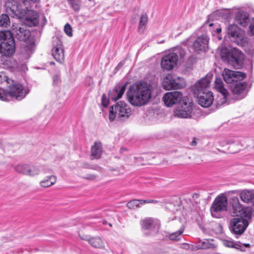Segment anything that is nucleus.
<instances>
[{
  "instance_id": "nucleus-28",
  "label": "nucleus",
  "mask_w": 254,
  "mask_h": 254,
  "mask_svg": "<svg viewBox=\"0 0 254 254\" xmlns=\"http://www.w3.org/2000/svg\"><path fill=\"white\" fill-rule=\"evenodd\" d=\"M102 151L101 143L95 142L94 145L91 147V159L93 160L99 158L101 156Z\"/></svg>"
},
{
  "instance_id": "nucleus-2",
  "label": "nucleus",
  "mask_w": 254,
  "mask_h": 254,
  "mask_svg": "<svg viewBox=\"0 0 254 254\" xmlns=\"http://www.w3.org/2000/svg\"><path fill=\"white\" fill-rule=\"evenodd\" d=\"M152 86L146 82H140L130 86L127 95L128 101L133 106L141 107L151 98Z\"/></svg>"
},
{
  "instance_id": "nucleus-8",
  "label": "nucleus",
  "mask_w": 254,
  "mask_h": 254,
  "mask_svg": "<svg viewBox=\"0 0 254 254\" xmlns=\"http://www.w3.org/2000/svg\"><path fill=\"white\" fill-rule=\"evenodd\" d=\"M250 218L241 216L232 218L229 225L231 232L236 235H242L248 226V220Z\"/></svg>"
},
{
  "instance_id": "nucleus-17",
  "label": "nucleus",
  "mask_w": 254,
  "mask_h": 254,
  "mask_svg": "<svg viewBox=\"0 0 254 254\" xmlns=\"http://www.w3.org/2000/svg\"><path fill=\"white\" fill-rule=\"evenodd\" d=\"M178 56L175 53H171L165 55L162 59L161 65L163 69L171 70L177 64Z\"/></svg>"
},
{
  "instance_id": "nucleus-14",
  "label": "nucleus",
  "mask_w": 254,
  "mask_h": 254,
  "mask_svg": "<svg viewBox=\"0 0 254 254\" xmlns=\"http://www.w3.org/2000/svg\"><path fill=\"white\" fill-rule=\"evenodd\" d=\"M212 78V74H207L205 77L198 80L194 85L193 91L195 95L208 91Z\"/></svg>"
},
{
  "instance_id": "nucleus-40",
  "label": "nucleus",
  "mask_w": 254,
  "mask_h": 254,
  "mask_svg": "<svg viewBox=\"0 0 254 254\" xmlns=\"http://www.w3.org/2000/svg\"><path fill=\"white\" fill-rule=\"evenodd\" d=\"M10 24L9 18L7 14H2L0 18V26L5 27Z\"/></svg>"
},
{
  "instance_id": "nucleus-52",
  "label": "nucleus",
  "mask_w": 254,
  "mask_h": 254,
  "mask_svg": "<svg viewBox=\"0 0 254 254\" xmlns=\"http://www.w3.org/2000/svg\"><path fill=\"white\" fill-rule=\"evenodd\" d=\"M227 144H231L236 143L237 144H238V142L236 141V140L234 139H230L227 141Z\"/></svg>"
},
{
  "instance_id": "nucleus-58",
  "label": "nucleus",
  "mask_w": 254,
  "mask_h": 254,
  "mask_svg": "<svg viewBox=\"0 0 254 254\" xmlns=\"http://www.w3.org/2000/svg\"><path fill=\"white\" fill-rule=\"evenodd\" d=\"M164 42V41L158 42V43H162Z\"/></svg>"
},
{
  "instance_id": "nucleus-53",
  "label": "nucleus",
  "mask_w": 254,
  "mask_h": 254,
  "mask_svg": "<svg viewBox=\"0 0 254 254\" xmlns=\"http://www.w3.org/2000/svg\"><path fill=\"white\" fill-rule=\"evenodd\" d=\"M124 64L122 63V62H120L118 65L117 66V67H116V68L117 69H119Z\"/></svg>"
},
{
  "instance_id": "nucleus-49",
  "label": "nucleus",
  "mask_w": 254,
  "mask_h": 254,
  "mask_svg": "<svg viewBox=\"0 0 254 254\" xmlns=\"http://www.w3.org/2000/svg\"><path fill=\"white\" fill-rule=\"evenodd\" d=\"M142 202L143 204L148 203H157L158 202V201L154 199H146L143 200L142 199Z\"/></svg>"
},
{
  "instance_id": "nucleus-41",
  "label": "nucleus",
  "mask_w": 254,
  "mask_h": 254,
  "mask_svg": "<svg viewBox=\"0 0 254 254\" xmlns=\"http://www.w3.org/2000/svg\"><path fill=\"white\" fill-rule=\"evenodd\" d=\"M71 6L75 11H78L80 9V0H68Z\"/></svg>"
},
{
  "instance_id": "nucleus-39",
  "label": "nucleus",
  "mask_w": 254,
  "mask_h": 254,
  "mask_svg": "<svg viewBox=\"0 0 254 254\" xmlns=\"http://www.w3.org/2000/svg\"><path fill=\"white\" fill-rule=\"evenodd\" d=\"M29 164H21L17 166V172L25 175H27Z\"/></svg>"
},
{
  "instance_id": "nucleus-15",
  "label": "nucleus",
  "mask_w": 254,
  "mask_h": 254,
  "mask_svg": "<svg viewBox=\"0 0 254 254\" xmlns=\"http://www.w3.org/2000/svg\"><path fill=\"white\" fill-rule=\"evenodd\" d=\"M230 205L234 211L239 213V216L251 218L252 215L249 208L243 207L237 196L231 198Z\"/></svg>"
},
{
  "instance_id": "nucleus-5",
  "label": "nucleus",
  "mask_w": 254,
  "mask_h": 254,
  "mask_svg": "<svg viewBox=\"0 0 254 254\" xmlns=\"http://www.w3.org/2000/svg\"><path fill=\"white\" fill-rule=\"evenodd\" d=\"M131 115V110L128 105L124 102L120 101L114 106L110 108L109 120L113 121L115 118L124 121L127 119Z\"/></svg>"
},
{
  "instance_id": "nucleus-35",
  "label": "nucleus",
  "mask_w": 254,
  "mask_h": 254,
  "mask_svg": "<svg viewBox=\"0 0 254 254\" xmlns=\"http://www.w3.org/2000/svg\"><path fill=\"white\" fill-rule=\"evenodd\" d=\"M184 231V227H182L179 230L172 233L169 236V238L171 241H179L181 239L182 234Z\"/></svg>"
},
{
  "instance_id": "nucleus-34",
  "label": "nucleus",
  "mask_w": 254,
  "mask_h": 254,
  "mask_svg": "<svg viewBox=\"0 0 254 254\" xmlns=\"http://www.w3.org/2000/svg\"><path fill=\"white\" fill-rule=\"evenodd\" d=\"M86 240L94 248H102L104 246L103 242L100 237H94Z\"/></svg>"
},
{
  "instance_id": "nucleus-36",
  "label": "nucleus",
  "mask_w": 254,
  "mask_h": 254,
  "mask_svg": "<svg viewBox=\"0 0 254 254\" xmlns=\"http://www.w3.org/2000/svg\"><path fill=\"white\" fill-rule=\"evenodd\" d=\"M141 205H143L142 199H134L128 202L127 206L129 209H134L140 207Z\"/></svg>"
},
{
  "instance_id": "nucleus-23",
  "label": "nucleus",
  "mask_w": 254,
  "mask_h": 254,
  "mask_svg": "<svg viewBox=\"0 0 254 254\" xmlns=\"http://www.w3.org/2000/svg\"><path fill=\"white\" fill-rule=\"evenodd\" d=\"M218 11H216L213 14H212L208 16V19L205 22L204 25L206 27L208 25L209 27V30L211 31L212 35H214L216 34H219L221 32V28L217 23L212 22V20L211 19L213 17L214 15L217 14Z\"/></svg>"
},
{
  "instance_id": "nucleus-7",
  "label": "nucleus",
  "mask_w": 254,
  "mask_h": 254,
  "mask_svg": "<svg viewBox=\"0 0 254 254\" xmlns=\"http://www.w3.org/2000/svg\"><path fill=\"white\" fill-rule=\"evenodd\" d=\"M230 40L239 46H244L247 42L244 31L236 24L230 25L227 28Z\"/></svg>"
},
{
  "instance_id": "nucleus-37",
  "label": "nucleus",
  "mask_w": 254,
  "mask_h": 254,
  "mask_svg": "<svg viewBox=\"0 0 254 254\" xmlns=\"http://www.w3.org/2000/svg\"><path fill=\"white\" fill-rule=\"evenodd\" d=\"M148 22V16L146 13L141 15L138 26V30L143 32L145 29V25Z\"/></svg>"
},
{
  "instance_id": "nucleus-10",
  "label": "nucleus",
  "mask_w": 254,
  "mask_h": 254,
  "mask_svg": "<svg viewBox=\"0 0 254 254\" xmlns=\"http://www.w3.org/2000/svg\"><path fill=\"white\" fill-rule=\"evenodd\" d=\"M193 103L188 99L183 100L180 106L176 108L174 111V115L176 117L182 119L191 118L192 113Z\"/></svg>"
},
{
  "instance_id": "nucleus-43",
  "label": "nucleus",
  "mask_w": 254,
  "mask_h": 254,
  "mask_svg": "<svg viewBox=\"0 0 254 254\" xmlns=\"http://www.w3.org/2000/svg\"><path fill=\"white\" fill-rule=\"evenodd\" d=\"M249 31L251 34L254 35V17H253L249 25Z\"/></svg>"
},
{
  "instance_id": "nucleus-24",
  "label": "nucleus",
  "mask_w": 254,
  "mask_h": 254,
  "mask_svg": "<svg viewBox=\"0 0 254 254\" xmlns=\"http://www.w3.org/2000/svg\"><path fill=\"white\" fill-rule=\"evenodd\" d=\"M29 91L30 89L26 83H17V100L23 99Z\"/></svg>"
},
{
  "instance_id": "nucleus-31",
  "label": "nucleus",
  "mask_w": 254,
  "mask_h": 254,
  "mask_svg": "<svg viewBox=\"0 0 254 254\" xmlns=\"http://www.w3.org/2000/svg\"><path fill=\"white\" fill-rule=\"evenodd\" d=\"M158 224V221L152 218H147L141 221V226L144 229H151Z\"/></svg>"
},
{
  "instance_id": "nucleus-20",
  "label": "nucleus",
  "mask_w": 254,
  "mask_h": 254,
  "mask_svg": "<svg viewBox=\"0 0 254 254\" xmlns=\"http://www.w3.org/2000/svg\"><path fill=\"white\" fill-rule=\"evenodd\" d=\"M196 95L198 98V104L201 106L207 108L212 105L214 98L212 93L211 91L201 93V94Z\"/></svg>"
},
{
  "instance_id": "nucleus-61",
  "label": "nucleus",
  "mask_w": 254,
  "mask_h": 254,
  "mask_svg": "<svg viewBox=\"0 0 254 254\" xmlns=\"http://www.w3.org/2000/svg\"><path fill=\"white\" fill-rule=\"evenodd\" d=\"M218 38L219 40H221V37H218Z\"/></svg>"
},
{
  "instance_id": "nucleus-26",
  "label": "nucleus",
  "mask_w": 254,
  "mask_h": 254,
  "mask_svg": "<svg viewBox=\"0 0 254 254\" xmlns=\"http://www.w3.org/2000/svg\"><path fill=\"white\" fill-rule=\"evenodd\" d=\"M240 197L245 203H254V190H242L240 191Z\"/></svg>"
},
{
  "instance_id": "nucleus-22",
  "label": "nucleus",
  "mask_w": 254,
  "mask_h": 254,
  "mask_svg": "<svg viewBox=\"0 0 254 254\" xmlns=\"http://www.w3.org/2000/svg\"><path fill=\"white\" fill-rule=\"evenodd\" d=\"M228 63L236 65H240L242 63L243 54L239 50L232 48Z\"/></svg>"
},
{
  "instance_id": "nucleus-6",
  "label": "nucleus",
  "mask_w": 254,
  "mask_h": 254,
  "mask_svg": "<svg viewBox=\"0 0 254 254\" xmlns=\"http://www.w3.org/2000/svg\"><path fill=\"white\" fill-rule=\"evenodd\" d=\"M4 81L7 83V87L5 90L0 88V99L8 101L16 97V82L3 72H0V83Z\"/></svg>"
},
{
  "instance_id": "nucleus-60",
  "label": "nucleus",
  "mask_w": 254,
  "mask_h": 254,
  "mask_svg": "<svg viewBox=\"0 0 254 254\" xmlns=\"http://www.w3.org/2000/svg\"><path fill=\"white\" fill-rule=\"evenodd\" d=\"M55 64V63H54V62H51V63H50V64Z\"/></svg>"
},
{
  "instance_id": "nucleus-57",
  "label": "nucleus",
  "mask_w": 254,
  "mask_h": 254,
  "mask_svg": "<svg viewBox=\"0 0 254 254\" xmlns=\"http://www.w3.org/2000/svg\"><path fill=\"white\" fill-rule=\"evenodd\" d=\"M180 55H181V57H182V58H183V57H184V55H185V54H184V53H181Z\"/></svg>"
},
{
  "instance_id": "nucleus-18",
  "label": "nucleus",
  "mask_w": 254,
  "mask_h": 254,
  "mask_svg": "<svg viewBox=\"0 0 254 254\" xmlns=\"http://www.w3.org/2000/svg\"><path fill=\"white\" fill-rule=\"evenodd\" d=\"M209 40L206 35L198 36L193 42V49L196 52H205L208 49Z\"/></svg>"
},
{
  "instance_id": "nucleus-1",
  "label": "nucleus",
  "mask_w": 254,
  "mask_h": 254,
  "mask_svg": "<svg viewBox=\"0 0 254 254\" xmlns=\"http://www.w3.org/2000/svg\"><path fill=\"white\" fill-rule=\"evenodd\" d=\"M17 39L24 42L23 47L21 48L18 53V65L17 68L25 72L27 70L26 63L32 53L34 47V39L31 37V32L26 27H19L17 31Z\"/></svg>"
},
{
  "instance_id": "nucleus-59",
  "label": "nucleus",
  "mask_w": 254,
  "mask_h": 254,
  "mask_svg": "<svg viewBox=\"0 0 254 254\" xmlns=\"http://www.w3.org/2000/svg\"><path fill=\"white\" fill-rule=\"evenodd\" d=\"M107 223V222H106V221H104V222H103V224H106Z\"/></svg>"
},
{
  "instance_id": "nucleus-30",
  "label": "nucleus",
  "mask_w": 254,
  "mask_h": 254,
  "mask_svg": "<svg viewBox=\"0 0 254 254\" xmlns=\"http://www.w3.org/2000/svg\"><path fill=\"white\" fill-rule=\"evenodd\" d=\"M195 248L196 250L199 249H213L215 246L210 242V240L205 239L203 240H199L196 244Z\"/></svg>"
},
{
  "instance_id": "nucleus-46",
  "label": "nucleus",
  "mask_w": 254,
  "mask_h": 254,
  "mask_svg": "<svg viewBox=\"0 0 254 254\" xmlns=\"http://www.w3.org/2000/svg\"><path fill=\"white\" fill-rule=\"evenodd\" d=\"M102 104L104 107H107L109 104V100L104 94L102 97Z\"/></svg>"
},
{
  "instance_id": "nucleus-54",
  "label": "nucleus",
  "mask_w": 254,
  "mask_h": 254,
  "mask_svg": "<svg viewBox=\"0 0 254 254\" xmlns=\"http://www.w3.org/2000/svg\"><path fill=\"white\" fill-rule=\"evenodd\" d=\"M190 145L192 146H195L196 145V141L195 140V139H193L191 142Z\"/></svg>"
},
{
  "instance_id": "nucleus-13",
  "label": "nucleus",
  "mask_w": 254,
  "mask_h": 254,
  "mask_svg": "<svg viewBox=\"0 0 254 254\" xmlns=\"http://www.w3.org/2000/svg\"><path fill=\"white\" fill-rule=\"evenodd\" d=\"M52 45L53 57L59 63H63L64 59V54L62 41L57 37H53Z\"/></svg>"
},
{
  "instance_id": "nucleus-56",
  "label": "nucleus",
  "mask_w": 254,
  "mask_h": 254,
  "mask_svg": "<svg viewBox=\"0 0 254 254\" xmlns=\"http://www.w3.org/2000/svg\"><path fill=\"white\" fill-rule=\"evenodd\" d=\"M125 150H126V148H121V151L122 152H123V151H125Z\"/></svg>"
},
{
  "instance_id": "nucleus-32",
  "label": "nucleus",
  "mask_w": 254,
  "mask_h": 254,
  "mask_svg": "<svg viewBox=\"0 0 254 254\" xmlns=\"http://www.w3.org/2000/svg\"><path fill=\"white\" fill-rule=\"evenodd\" d=\"M231 48L222 47L220 50V56L222 61L228 63L230 61V56L231 53Z\"/></svg>"
},
{
  "instance_id": "nucleus-29",
  "label": "nucleus",
  "mask_w": 254,
  "mask_h": 254,
  "mask_svg": "<svg viewBox=\"0 0 254 254\" xmlns=\"http://www.w3.org/2000/svg\"><path fill=\"white\" fill-rule=\"evenodd\" d=\"M6 12L12 17L16 16V0H7L5 3Z\"/></svg>"
},
{
  "instance_id": "nucleus-33",
  "label": "nucleus",
  "mask_w": 254,
  "mask_h": 254,
  "mask_svg": "<svg viewBox=\"0 0 254 254\" xmlns=\"http://www.w3.org/2000/svg\"><path fill=\"white\" fill-rule=\"evenodd\" d=\"M57 181V178L55 176H50L43 181H41L40 184L41 187L46 188L50 187L55 184Z\"/></svg>"
},
{
  "instance_id": "nucleus-21",
  "label": "nucleus",
  "mask_w": 254,
  "mask_h": 254,
  "mask_svg": "<svg viewBox=\"0 0 254 254\" xmlns=\"http://www.w3.org/2000/svg\"><path fill=\"white\" fill-rule=\"evenodd\" d=\"M127 85V83H125L123 85L118 86L112 90L110 91L109 92V98L114 101H116L121 98L126 89Z\"/></svg>"
},
{
  "instance_id": "nucleus-19",
  "label": "nucleus",
  "mask_w": 254,
  "mask_h": 254,
  "mask_svg": "<svg viewBox=\"0 0 254 254\" xmlns=\"http://www.w3.org/2000/svg\"><path fill=\"white\" fill-rule=\"evenodd\" d=\"M242 80H238L229 85L230 88L233 94L239 96V99L243 98L246 95L247 83L242 82Z\"/></svg>"
},
{
  "instance_id": "nucleus-51",
  "label": "nucleus",
  "mask_w": 254,
  "mask_h": 254,
  "mask_svg": "<svg viewBox=\"0 0 254 254\" xmlns=\"http://www.w3.org/2000/svg\"><path fill=\"white\" fill-rule=\"evenodd\" d=\"M241 246L240 244H239L238 243H235V242L234 243L233 248H235V249H236L238 250H240L242 251H244V250L241 249Z\"/></svg>"
},
{
  "instance_id": "nucleus-3",
  "label": "nucleus",
  "mask_w": 254,
  "mask_h": 254,
  "mask_svg": "<svg viewBox=\"0 0 254 254\" xmlns=\"http://www.w3.org/2000/svg\"><path fill=\"white\" fill-rule=\"evenodd\" d=\"M15 41L9 30L0 31V53L3 56L10 57L15 52Z\"/></svg>"
},
{
  "instance_id": "nucleus-38",
  "label": "nucleus",
  "mask_w": 254,
  "mask_h": 254,
  "mask_svg": "<svg viewBox=\"0 0 254 254\" xmlns=\"http://www.w3.org/2000/svg\"><path fill=\"white\" fill-rule=\"evenodd\" d=\"M40 172V170L39 167L29 165L28 174L27 176L30 177H34L36 175H39Z\"/></svg>"
},
{
  "instance_id": "nucleus-11",
  "label": "nucleus",
  "mask_w": 254,
  "mask_h": 254,
  "mask_svg": "<svg viewBox=\"0 0 254 254\" xmlns=\"http://www.w3.org/2000/svg\"><path fill=\"white\" fill-rule=\"evenodd\" d=\"M162 85L167 90L181 89L186 85L185 80L183 78L176 76H168L164 78Z\"/></svg>"
},
{
  "instance_id": "nucleus-4",
  "label": "nucleus",
  "mask_w": 254,
  "mask_h": 254,
  "mask_svg": "<svg viewBox=\"0 0 254 254\" xmlns=\"http://www.w3.org/2000/svg\"><path fill=\"white\" fill-rule=\"evenodd\" d=\"M17 18L26 26L33 27L37 26L40 21V15L35 10L27 7L17 9Z\"/></svg>"
},
{
  "instance_id": "nucleus-16",
  "label": "nucleus",
  "mask_w": 254,
  "mask_h": 254,
  "mask_svg": "<svg viewBox=\"0 0 254 254\" xmlns=\"http://www.w3.org/2000/svg\"><path fill=\"white\" fill-rule=\"evenodd\" d=\"M183 99V94L180 91H172L165 93L163 97V101L167 107H172L180 102Z\"/></svg>"
},
{
  "instance_id": "nucleus-50",
  "label": "nucleus",
  "mask_w": 254,
  "mask_h": 254,
  "mask_svg": "<svg viewBox=\"0 0 254 254\" xmlns=\"http://www.w3.org/2000/svg\"><path fill=\"white\" fill-rule=\"evenodd\" d=\"M242 190H231L228 191L226 193L227 194H238L239 196L240 195V191Z\"/></svg>"
},
{
  "instance_id": "nucleus-55",
  "label": "nucleus",
  "mask_w": 254,
  "mask_h": 254,
  "mask_svg": "<svg viewBox=\"0 0 254 254\" xmlns=\"http://www.w3.org/2000/svg\"><path fill=\"white\" fill-rule=\"evenodd\" d=\"M244 246L246 247H247V248H249L250 247V245L249 244H244Z\"/></svg>"
},
{
  "instance_id": "nucleus-44",
  "label": "nucleus",
  "mask_w": 254,
  "mask_h": 254,
  "mask_svg": "<svg viewBox=\"0 0 254 254\" xmlns=\"http://www.w3.org/2000/svg\"><path fill=\"white\" fill-rule=\"evenodd\" d=\"M84 167L88 168V169H93V170H99L100 169V168L96 165H89V164H85Z\"/></svg>"
},
{
  "instance_id": "nucleus-12",
  "label": "nucleus",
  "mask_w": 254,
  "mask_h": 254,
  "mask_svg": "<svg viewBox=\"0 0 254 254\" xmlns=\"http://www.w3.org/2000/svg\"><path fill=\"white\" fill-rule=\"evenodd\" d=\"M222 75L224 80L229 84V86L238 80H243L246 77L245 73L238 71L230 70L228 68L224 69Z\"/></svg>"
},
{
  "instance_id": "nucleus-9",
  "label": "nucleus",
  "mask_w": 254,
  "mask_h": 254,
  "mask_svg": "<svg viewBox=\"0 0 254 254\" xmlns=\"http://www.w3.org/2000/svg\"><path fill=\"white\" fill-rule=\"evenodd\" d=\"M227 208V198L223 195H219L215 198L210 208L211 215L213 217L219 218V213L226 211Z\"/></svg>"
},
{
  "instance_id": "nucleus-25",
  "label": "nucleus",
  "mask_w": 254,
  "mask_h": 254,
  "mask_svg": "<svg viewBox=\"0 0 254 254\" xmlns=\"http://www.w3.org/2000/svg\"><path fill=\"white\" fill-rule=\"evenodd\" d=\"M215 87L216 89L222 94L225 101L228 99L229 93L227 90L224 87L223 82L221 78H216L215 80Z\"/></svg>"
},
{
  "instance_id": "nucleus-47",
  "label": "nucleus",
  "mask_w": 254,
  "mask_h": 254,
  "mask_svg": "<svg viewBox=\"0 0 254 254\" xmlns=\"http://www.w3.org/2000/svg\"><path fill=\"white\" fill-rule=\"evenodd\" d=\"M234 243L233 241L228 240H225L223 242L224 246L228 248H233Z\"/></svg>"
},
{
  "instance_id": "nucleus-42",
  "label": "nucleus",
  "mask_w": 254,
  "mask_h": 254,
  "mask_svg": "<svg viewBox=\"0 0 254 254\" xmlns=\"http://www.w3.org/2000/svg\"><path fill=\"white\" fill-rule=\"evenodd\" d=\"M64 30L65 33L69 36H71L72 35V28L71 26L67 23L64 26Z\"/></svg>"
},
{
  "instance_id": "nucleus-45",
  "label": "nucleus",
  "mask_w": 254,
  "mask_h": 254,
  "mask_svg": "<svg viewBox=\"0 0 254 254\" xmlns=\"http://www.w3.org/2000/svg\"><path fill=\"white\" fill-rule=\"evenodd\" d=\"M97 177V175L94 174H87L85 176L83 177V178L86 180L93 181L96 179Z\"/></svg>"
},
{
  "instance_id": "nucleus-62",
  "label": "nucleus",
  "mask_w": 254,
  "mask_h": 254,
  "mask_svg": "<svg viewBox=\"0 0 254 254\" xmlns=\"http://www.w3.org/2000/svg\"><path fill=\"white\" fill-rule=\"evenodd\" d=\"M109 226H110V227H112V225L111 223H109Z\"/></svg>"
},
{
  "instance_id": "nucleus-27",
  "label": "nucleus",
  "mask_w": 254,
  "mask_h": 254,
  "mask_svg": "<svg viewBox=\"0 0 254 254\" xmlns=\"http://www.w3.org/2000/svg\"><path fill=\"white\" fill-rule=\"evenodd\" d=\"M236 22L242 27H246L249 22V15L247 12L239 11L236 15Z\"/></svg>"
},
{
  "instance_id": "nucleus-48",
  "label": "nucleus",
  "mask_w": 254,
  "mask_h": 254,
  "mask_svg": "<svg viewBox=\"0 0 254 254\" xmlns=\"http://www.w3.org/2000/svg\"><path fill=\"white\" fill-rule=\"evenodd\" d=\"M21 1L25 5H29L31 2H36L39 0H19Z\"/></svg>"
}]
</instances>
